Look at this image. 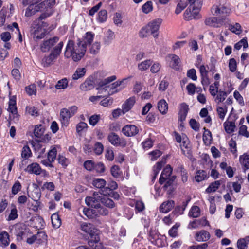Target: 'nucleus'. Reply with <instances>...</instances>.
<instances>
[{
    "mask_svg": "<svg viewBox=\"0 0 249 249\" xmlns=\"http://www.w3.org/2000/svg\"><path fill=\"white\" fill-rule=\"evenodd\" d=\"M104 150L103 145L99 142L95 143L93 150L96 155H100L102 153Z\"/></svg>",
    "mask_w": 249,
    "mask_h": 249,
    "instance_id": "nucleus-47",
    "label": "nucleus"
},
{
    "mask_svg": "<svg viewBox=\"0 0 249 249\" xmlns=\"http://www.w3.org/2000/svg\"><path fill=\"white\" fill-rule=\"evenodd\" d=\"M87 70L85 68H78L75 72L72 75V79L74 80H78L83 77L86 73Z\"/></svg>",
    "mask_w": 249,
    "mask_h": 249,
    "instance_id": "nucleus-29",
    "label": "nucleus"
},
{
    "mask_svg": "<svg viewBox=\"0 0 249 249\" xmlns=\"http://www.w3.org/2000/svg\"><path fill=\"white\" fill-rule=\"evenodd\" d=\"M138 131L136 125H125L122 130L123 134L128 137L135 135Z\"/></svg>",
    "mask_w": 249,
    "mask_h": 249,
    "instance_id": "nucleus-15",
    "label": "nucleus"
},
{
    "mask_svg": "<svg viewBox=\"0 0 249 249\" xmlns=\"http://www.w3.org/2000/svg\"><path fill=\"white\" fill-rule=\"evenodd\" d=\"M8 111L12 113V116L10 115V119L11 121L9 122V123H12L11 122L12 117H13V119H15V115H17V108L16 107V98L14 97H12L10 99L9 102V107L8 108Z\"/></svg>",
    "mask_w": 249,
    "mask_h": 249,
    "instance_id": "nucleus-17",
    "label": "nucleus"
},
{
    "mask_svg": "<svg viewBox=\"0 0 249 249\" xmlns=\"http://www.w3.org/2000/svg\"><path fill=\"white\" fill-rule=\"evenodd\" d=\"M116 79V76L115 75H112L111 76L107 77L98 83V85L100 87H103L104 86H106L107 84L110 83L111 82L114 81Z\"/></svg>",
    "mask_w": 249,
    "mask_h": 249,
    "instance_id": "nucleus-42",
    "label": "nucleus"
},
{
    "mask_svg": "<svg viewBox=\"0 0 249 249\" xmlns=\"http://www.w3.org/2000/svg\"><path fill=\"white\" fill-rule=\"evenodd\" d=\"M107 18V12L106 10H102L98 13V20L100 22H103Z\"/></svg>",
    "mask_w": 249,
    "mask_h": 249,
    "instance_id": "nucleus-56",
    "label": "nucleus"
},
{
    "mask_svg": "<svg viewBox=\"0 0 249 249\" xmlns=\"http://www.w3.org/2000/svg\"><path fill=\"white\" fill-rule=\"evenodd\" d=\"M229 70L231 72H234L237 68L236 61L234 58H231L229 63Z\"/></svg>",
    "mask_w": 249,
    "mask_h": 249,
    "instance_id": "nucleus-59",
    "label": "nucleus"
},
{
    "mask_svg": "<svg viewBox=\"0 0 249 249\" xmlns=\"http://www.w3.org/2000/svg\"><path fill=\"white\" fill-rule=\"evenodd\" d=\"M63 46V42L62 41L59 42L58 44L53 49L50 54L47 57L43 58V62L44 66L48 67L53 63V61L56 59L60 54Z\"/></svg>",
    "mask_w": 249,
    "mask_h": 249,
    "instance_id": "nucleus-4",
    "label": "nucleus"
},
{
    "mask_svg": "<svg viewBox=\"0 0 249 249\" xmlns=\"http://www.w3.org/2000/svg\"><path fill=\"white\" fill-rule=\"evenodd\" d=\"M45 132V128L43 125H36L34 129V135L37 138H41Z\"/></svg>",
    "mask_w": 249,
    "mask_h": 249,
    "instance_id": "nucleus-38",
    "label": "nucleus"
},
{
    "mask_svg": "<svg viewBox=\"0 0 249 249\" xmlns=\"http://www.w3.org/2000/svg\"><path fill=\"white\" fill-rule=\"evenodd\" d=\"M55 3V0H47L39 3L42 10H45L47 12H52V7Z\"/></svg>",
    "mask_w": 249,
    "mask_h": 249,
    "instance_id": "nucleus-25",
    "label": "nucleus"
},
{
    "mask_svg": "<svg viewBox=\"0 0 249 249\" xmlns=\"http://www.w3.org/2000/svg\"><path fill=\"white\" fill-rule=\"evenodd\" d=\"M221 184V180H216L212 182L206 189V192L211 193L215 192Z\"/></svg>",
    "mask_w": 249,
    "mask_h": 249,
    "instance_id": "nucleus-28",
    "label": "nucleus"
},
{
    "mask_svg": "<svg viewBox=\"0 0 249 249\" xmlns=\"http://www.w3.org/2000/svg\"><path fill=\"white\" fill-rule=\"evenodd\" d=\"M200 214V209L197 206H194L189 213V215L194 218L198 217Z\"/></svg>",
    "mask_w": 249,
    "mask_h": 249,
    "instance_id": "nucleus-39",
    "label": "nucleus"
},
{
    "mask_svg": "<svg viewBox=\"0 0 249 249\" xmlns=\"http://www.w3.org/2000/svg\"><path fill=\"white\" fill-rule=\"evenodd\" d=\"M211 237L210 234L205 230H201L196 234L195 239L198 242H204Z\"/></svg>",
    "mask_w": 249,
    "mask_h": 249,
    "instance_id": "nucleus-20",
    "label": "nucleus"
},
{
    "mask_svg": "<svg viewBox=\"0 0 249 249\" xmlns=\"http://www.w3.org/2000/svg\"><path fill=\"white\" fill-rule=\"evenodd\" d=\"M233 96L240 105L241 106H243L244 105L243 98L238 91L236 90L234 92Z\"/></svg>",
    "mask_w": 249,
    "mask_h": 249,
    "instance_id": "nucleus-64",
    "label": "nucleus"
},
{
    "mask_svg": "<svg viewBox=\"0 0 249 249\" xmlns=\"http://www.w3.org/2000/svg\"><path fill=\"white\" fill-rule=\"evenodd\" d=\"M57 154V150L55 148L49 150L48 153L47 158L50 160L51 162H53L56 159Z\"/></svg>",
    "mask_w": 249,
    "mask_h": 249,
    "instance_id": "nucleus-50",
    "label": "nucleus"
},
{
    "mask_svg": "<svg viewBox=\"0 0 249 249\" xmlns=\"http://www.w3.org/2000/svg\"><path fill=\"white\" fill-rule=\"evenodd\" d=\"M203 129L204 131L203 135V140L205 144L208 145L211 143L212 139L211 133L208 129H206L205 127Z\"/></svg>",
    "mask_w": 249,
    "mask_h": 249,
    "instance_id": "nucleus-33",
    "label": "nucleus"
},
{
    "mask_svg": "<svg viewBox=\"0 0 249 249\" xmlns=\"http://www.w3.org/2000/svg\"><path fill=\"white\" fill-rule=\"evenodd\" d=\"M59 40V38L54 36L49 39L44 40L40 45L41 51L43 52H48L50 49L54 46Z\"/></svg>",
    "mask_w": 249,
    "mask_h": 249,
    "instance_id": "nucleus-10",
    "label": "nucleus"
},
{
    "mask_svg": "<svg viewBox=\"0 0 249 249\" xmlns=\"http://www.w3.org/2000/svg\"><path fill=\"white\" fill-rule=\"evenodd\" d=\"M31 234L30 229L26 228L25 225L20 224L16 226L15 235L18 240H21L24 238H27Z\"/></svg>",
    "mask_w": 249,
    "mask_h": 249,
    "instance_id": "nucleus-9",
    "label": "nucleus"
},
{
    "mask_svg": "<svg viewBox=\"0 0 249 249\" xmlns=\"http://www.w3.org/2000/svg\"><path fill=\"white\" fill-rule=\"evenodd\" d=\"M28 4H29V6L26 9L25 14L26 17H31L36 14V12L39 11H42L40 4L35 5L31 3H29Z\"/></svg>",
    "mask_w": 249,
    "mask_h": 249,
    "instance_id": "nucleus-16",
    "label": "nucleus"
},
{
    "mask_svg": "<svg viewBox=\"0 0 249 249\" xmlns=\"http://www.w3.org/2000/svg\"><path fill=\"white\" fill-rule=\"evenodd\" d=\"M46 27V23H44L43 27L36 26L31 30V34L35 40L37 41L45 36L47 32L45 27Z\"/></svg>",
    "mask_w": 249,
    "mask_h": 249,
    "instance_id": "nucleus-8",
    "label": "nucleus"
},
{
    "mask_svg": "<svg viewBox=\"0 0 249 249\" xmlns=\"http://www.w3.org/2000/svg\"><path fill=\"white\" fill-rule=\"evenodd\" d=\"M187 6V3L183 2L181 1H180L177 5L176 10H175V13L177 15L181 13V12L184 10L185 7Z\"/></svg>",
    "mask_w": 249,
    "mask_h": 249,
    "instance_id": "nucleus-55",
    "label": "nucleus"
},
{
    "mask_svg": "<svg viewBox=\"0 0 249 249\" xmlns=\"http://www.w3.org/2000/svg\"><path fill=\"white\" fill-rule=\"evenodd\" d=\"M100 49V44L98 42H95L90 48V53L94 54H96L99 52Z\"/></svg>",
    "mask_w": 249,
    "mask_h": 249,
    "instance_id": "nucleus-60",
    "label": "nucleus"
},
{
    "mask_svg": "<svg viewBox=\"0 0 249 249\" xmlns=\"http://www.w3.org/2000/svg\"><path fill=\"white\" fill-rule=\"evenodd\" d=\"M187 76L188 77L192 79L194 81L197 80V76L196 75V71L194 69H191L188 71Z\"/></svg>",
    "mask_w": 249,
    "mask_h": 249,
    "instance_id": "nucleus-62",
    "label": "nucleus"
},
{
    "mask_svg": "<svg viewBox=\"0 0 249 249\" xmlns=\"http://www.w3.org/2000/svg\"><path fill=\"white\" fill-rule=\"evenodd\" d=\"M189 110L188 106L186 103H183L180 105L178 111V121L180 123V124H182L185 120Z\"/></svg>",
    "mask_w": 249,
    "mask_h": 249,
    "instance_id": "nucleus-12",
    "label": "nucleus"
},
{
    "mask_svg": "<svg viewBox=\"0 0 249 249\" xmlns=\"http://www.w3.org/2000/svg\"><path fill=\"white\" fill-rule=\"evenodd\" d=\"M83 212L84 215L89 219H92L97 215L96 210L90 208H83Z\"/></svg>",
    "mask_w": 249,
    "mask_h": 249,
    "instance_id": "nucleus-34",
    "label": "nucleus"
},
{
    "mask_svg": "<svg viewBox=\"0 0 249 249\" xmlns=\"http://www.w3.org/2000/svg\"><path fill=\"white\" fill-rule=\"evenodd\" d=\"M95 162L91 160H86L84 163V168L88 171L94 170Z\"/></svg>",
    "mask_w": 249,
    "mask_h": 249,
    "instance_id": "nucleus-54",
    "label": "nucleus"
},
{
    "mask_svg": "<svg viewBox=\"0 0 249 249\" xmlns=\"http://www.w3.org/2000/svg\"><path fill=\"white\" fill-rule=\"evenodd\" d=\"M21 184L18 181H17L15 182L12 187V193L13 194L16 195L21 190Z\"/></svg>",
    "mask_w": 249,
    "mask_h": 249,
    "instance_id": "nucleus-57",
    "label": "nucleus"
},
{
    "mask_svg": "<svg viewBox=\"0 0 249 249\" xmlns=\"http://www.w3.org/2000/svg\"><path fill=\"white\" fill-rule=\"evenodd\" d=\"M118 188L117 183L114 181H111L108 183L107 186L104 189L102 190L101 195H109V193H111V191H114Z\"/></svg>",
    "mask_w": 249,
    "mask_h": 249,
    "instance_id": "nucleus-24",
    "label": "nucleus"
},
{
    "mask_svg": "<svg viewBox=\"0 0 249 249\" xmlns=\"http://www.w3.org/2000/svg\"><path fill=\"white\" fill-rule=\"evenodd\" d=\"M18 211L16 208H13L10 212L7 219L8 220H13L18 217Z\"/></svg>",
    "mask_w": 249,
    "mask_h": 249,
    "instance_id": "nucleus-61",
    "label": "nucleus"
},
{
    "mask_svg": "<svg viewBox=\"0 0 249 249\" xmlns=\"http://www.w3.org/2000/svg\"><path fill=\"white\" fill-rule=\"evenodd\" d=\"M94 87V81L90 78H87L80 85V89L82 91H87L93 89Z\"/></svg>",
    "mask_w": 249,
    "mask_h": 249,
    "instance_id": "nucleus-23",
    "label": "nucleus"
},
{
    "mask_svg": "<svg viewBox=\"0 0 249 249\" xmlns=\"http://www.w3.org/2000/svg\"><path fill=\"white\" fill-rule=\"evenodd\" d=\"M176 178V177L175 176H173L168 178L164 182L165 183L163 186V188L167 191V193L169 194H171L174 191L173 185Z\"/></svg>",
    "mask_w": 249,
    "mask_h": 249,
    "instance_id": "nucleus-18",
    "label": "nucleus"
},
{
    "mask_svg": "<svg viewBox=\"0 0 249 249\" xmlns=\"http://www.w3.org/2000/svg\"><path fill=\"white\" fill-rule=\"evenodd\" d=\"M142 11L145 14H148L153 10V4L151 1H148L142 7Z\"/></svg>",
    "mask_w": 249,
    "mask_h": 249,
    "instance_id": "nucleus-40",
    "label": "nucleus"
},
{
    "mask_svg": "<svg viewBox=\"0 0 249 249\" xmlns=\"http://www.w3.org/2000/svg\"><path fill=\"white\" fill-rule=\"evenodd\" d=\"M25 171L29 174L38 175L41 173V169L37 163H33L28 165Z\"/></svg>",
    "mask_w": 249,
    "mask_h": 249,
    "instance_id": "nucleus-19",
    "label": "nucleus"
},
{
    "mask_svg": "<svg viewBox=\"0 0 249 249\" xmlns=\"http://www.w3.org/2000/svg\"><path fill=\"white\" fill-rule=\"evenodd\" d=\"M94 169L97 173L100 174L104 173L106 171V168L104 164L101 162H98L96 164L95 163Z\"/></svg>",
    "mask_w": 249,
    "mask_h": 249,
    "instance_id": "nucleus-51",
    "label": "nucleus"
},
{
    "mask_svg": "<svg viewBox=\"0 0 249 249\" xmlns=\"http://www.w3.org/2000/svg\"><path fill=\"white\" fill-rule=\"evenodd\" d=\"M208 110L206 108H202L200 112V116L202 118H204V121L205 123H210L211 121L210 116H208Z\"/></svg>",
    "mask_w": 249,
    "mask_h": 249,
    "instance_id": "nucleus-41",
    "label": "nucleus"
},
{
    "mask_svg": "<svg viewBox=\"0 0 249 249\" xmlns=\"http://www.w3.org/2000/svg\"><path fill=\"white\" fill-rule=\"evenodd\" d=\"M213 15H220L223 17L228 16L231 12V10L227 7L219 5H214L211 8Z\"/></svg>",
    "mask_w": 249,
    "mask_h": 249,
    "instance_id": "nucleus-11",
    "label": "nucleus"
},
{
    "mask_svg": "<svg viewBox=\"0 0 249 249\" xmlns=\"http://www.w3.org/2000/svg\"><path fill=\"white\" fill-rule=\"evenodd\" d=\"M81 229L90 236V239L88 241L89 246L93 247L94 244L100 241L99 231L93 225L86 222L83 223L81 225Z\"/></svg>",
    "mask_w": 249,
    "mask_h": 249,
    "instance_id": "nucleus-3",
    "label": "nucleus"
},
{
    "mask_svg": "<svg viewBox=\"0 0 249 249\" xmlns=\"http://www.w3.org/2000/svg\"><path fill=\"white\" fill-rule=\"evenodd\" d=\"M32 154L30 148L28 145L23 146L21 151V157L25 159L29 158Z\"/></svg>",
    "mask_w": 249,
    "mask_h": 249,
    "instance_id": "nucleus-45",
    "label": "nucleus"
},
{
    "mask_svg": "<svg viewBox=\"0 0 249 249\" xmlns=\"http://www.w3.org/2000/svg\"><path fill=\"white\" fill-rule=\"evenodd\" d=\"M94 35L87 32L83 41H79L75 45L72 40H69L64 53L65 57H71L74 61H78L83 57L86 51L87 45L93 41Z\"/></svg>",
    "mask_w": 249,
    "mask_h": 249,
    "instance_id": "nucleus-1",
    "label": "nucleus"
},
{
    "mask_svg": "<svg viewBox=\"0 0 249 249\" xmlns=\"http://www.w3.org/2000/svg\"><path fill=\"white\" fill-rule=\"evenodd\" d=\"M34 201L39 200L41 197V193L40 191L37 189H34L30 195H28Z\"/></svg>",
    "mask_w": 249,
    "mask_h": 249,
    "instance_id": "nucleus-46",
    "label": "nucleus"
},
{
    "mask_svg": "<svg viewBox=\"0 0 249 249\" xmlns=\"http://www.w3.org/2000/svg\"><path fill=\"white\" fill-rule=\"evenodd\" d=\"M238 249H247V243H245L244 239H238L237 242Z\"/></svg>",
    "mask_w": 249,
    "mask_h": 249,
    "instance_id": "nucleus-63",
    "label": "nucleus"
},
{
    "mask_svg": "<svg viewBox=\"0 0 249 249\" xmlns=\"http://www.w3.org/2000/svg\"><path fill=\"white\" fill-rule=\"evenodd\" d=\"M207 177V173L206 171L198 170L196 172L195 179L196 182H199L205 180Z\"/></svg>",
    "mask_w": 249,
    "mask_h": 249,
    "instance_id": "nucleus-31",
    "label": "nucleus"
},
{
    "mask_svg": "<svg viewBox=\"0 0 249 249\" xmlns=\"http://www.w3.org/2000/svg\"><path fill=\"white\" fill-rule=\"evenodd\" d=\"M92 184L94 187L100 189L99 193L101 194L102 190L106 187V181L102 178H96L93 180Z\"/></svg>",
    "mask_w": 249,
    "mask_h": 249,
    "instance_id": "nucleus-26",
    "label": "nucleus"
},
{
    "mask_svg": "<svg viewBox=\"0 0 249 249\" xmlns=\"http://www.w3.org/2000/svg\"><path fill=\"white\" fill-rule=\"evenodd\" d=\"M240 161L245 168H249V156L244 155L240 157Z\"/></svg>",
    "mask_w": 249,
    "mask_h": 249,
    "instance_id": "nucleus-49",
    "label": "nucleus"
},
{
    "mask_svg": "<svg viewBox=\"0 0 249 249\" xmlns=\"http://www.w3.org/2000/svg\"><path fill=\"white\" fill-rule=\"evenodd\" d=\"M107 139L111 144L115 146L124 147L127 144L125 139L120 138L118 135L114 132H111L108 134Z\"/></svg>",
    "mask_w": 249,
    "mask_h": 249,
    "instance_id": "nucleus-7",
    "label": "nucleus"
},
{
    "mask_svg": "<svg viewBox=\"0 0 249 249\" xmlns=\"http://www.w3.org/2000/svg\"><path fill=\"white\" fill-rule=\"evenodd\" d=\"M0 241L5 246L9 244V235L6 231H2L0 234Z\"/></svg>",
    "mask_w": 249,
    "mask_h": 249,
    "instance_id": "nucleus-37",
    "label": "nucleus"
},
{
    "mask_svg": "<svg viewBox=\"0 0 249 249\" xmlns=\"http://www.w3.org/2000/svg\"><path fill=\"white\" fill-rule=\"evenodd\" d=\"M223 21L222 18L218 19L216 17H212L206 18L204 22L207 26L218 28L222 25Z\"/></svg>",
    "mask_w": 249,
    "mask_h": 249,
    "instance_id": "nucleus-13",
    "label": "nucleus"
},
{
    "mask_svg": "<svg viewBox=\"0 0 249 249\" xmlns=\"http://www.w3.org/2000/svg\"><path fill=\"white\" fill-rule=\"evenodd\" d=\"M136 102V97L132 96L127 99L122 105L124 112H128L133 107Z\"/></svg>",
    "mask_w": 249,
    "mask_h": 249,
    "instance_id": "nucleus-21",
    "label": "nucleus"
},
{
    "mask_svg": "<svg viewBox=\"0 0 249 249\" xmlns=\"http://www.w3.org/2000/svg\"><path fill=\"white\" fill-rule=\"evenodd\" d=\"M77 107L75 106H71L68 108H63L60 110V120L62 124L69 123V120L77 112Z\"/></svg>",
    "mask_w": 249,
    "mask_h": 249,
    "instance_id": "nucleus-5",
    "label": "nucleus"
},
{
    "mask_svg": "<svg viewBox=\"0 0 249 249\" xmlns=\"http://www.w3.org/2000/svg\"><path fill=\"white\" fill-rule=\"evenodd\" d=\"M26 112L32 116H37L39 115L37 108L33 106H27L26 107Z\"/></svg>",
    "mask_w": 249,
    "mask_h": 249,
    "instance_id": "nucleus-48",
    "label": "nucleus"
},
{
    "mask_svg": "<svg viewBox=\"0 0 249 249\" xmlns=\"http://www.w3.org/2000/svg\"><path fill=\"white\" fill-rule=\"evenodd\" d=\"M25 90L27 94L30 96L32 95H36V88L35 84H31L26 87Z\"/></svg>",
    "mask_w": 249,
    "mask_h": 249,
    "instance_id": "nucleus-52",
    "label": "nucleus"
},
{
    "mask_svg": "<svg viewBox=\"0 0 249 249\" xmlns=\"http://www.w3.org/2000/svg\"><path fill=\"white\" fill-rule=\"evenodd\" d=\"M52 225L55 228H59L61 224V221L57 213H53L51 216Z\"/></svg>",
    "mask_w": 249,
    "mask_h": 249,
    "instance_id": "nucleus-35",
    "label": "nucleus"
},
{
    "mask_svg": "<svg viewBox=\"0 0 249 249\" xmlns=\"http://www.w3.org/2000/svg\"><path fill=\"white\" fill-rule=\"evenodd\" d=\"M218 95L216 98V100L218 101V102H222L224 101L227 96V93L223 90L220 89L218 90Z\"/></svg>",
    "mask_w": 249,
    "mask_h": 249,
    "instance_id": "nucleus-58",
    "label": "nucleus"
},
{
    "mask_svg": "<svg viewBox=\"0 0 249 249\" xmlns=\"http://www.w3.org/2000/svg\"><path fill=\"white\" fill-rule=\"evenodd\" d=\"M68 86V81L66 78L62 79L58 81L55 86L57 89H66Z\"/></svg>",
    "mask_w": 249,
    "mask_h": 249,
    "instance_id": "nucleus-43",
    "label": "nucleus"
},
{
    "mask_svg": "<svg viewBox=\"0 0 249 249\" xmlns=\"http://www.w3.org/2000/svg\"><path fill=\"white\" fill-rule=\"evenodd\" d=\"M102 201V196H99L98 193L94 192L92 196H87L85 198L86 204L89 207L95 209L100 208Z\"/></svg>",
    "mask_w": 249,
    "mask_h": 249,
    "instance_id": "nucleus-6",
    "label": "nucleus"
},
{
    "mask_svg": "<svg viewBox=\"0 0 249 249\" xmlns=\"http://www.w3.org/2000/svg\"><path fill=\"white\" fill-rule=\"evenodd\" d=\"M108 196H102L101 203L108 208H113L115 206L114 201L110 198H108Z\"/></svg>",
    "mask_w": 249,
    "mask_h": 249,
    "instance_id": "nucleus-30",
    "label": "nucleus"
},
{
    "mask_svg": "<svg viewBox=\"0 0 249 249\" xmlns=\"http://www.w3.org/2000/svg\"><path fill=\"white\" fill-rule=\"evenodd\" d=\"M175 205L173 200H170L163 202L160 207V211L163 213H167L172 210Z\"/></svg>",
    "mask_w": 249,
    "mask_h": 249,
    "instance_id": "nucleus-22",
    "label": "nucleus"
},
{
    "mask_svg": "<svg viewBox=\"0 0 249 249\" xmlns=\"http://www.w3.org/2000/svg\"><path fill=\"white\" fill-rule=\"evenodd\" d=\"M242 46H243L244 48H247L248 47V42L246 37L243 38L238 42L236 43L234 45V48L239 50L241 48Z\"/></svg>",
    "mask_w": 249,
    "mask_h": 249,
    "instance_id": "nucleus-44",
    "label": "nucleus"
},
{
    "mask_svg": "<svg viewBox=\"0 0 249 249\" xmlns=\"http://www.w3.org/2000/svg\"><path fill=\"white\" fill-rule=\"evenodd\" d=\"M168 57L171 59L170 64L172 68L175 70L178 69L179 64L180 62L179 57L173 54L168 55Z\"/></svg>",
    "mask_w": 249,
    "mask_h": 249,
    "instance_id": "nucleus-27",
    "label": "nucleus"
},
{
    "mask_svg": "<svg viewBox=\"0 0 249 249\" xmlns=\"http://www.w3.org/2000/svg\"><path fill=\"white\" fill-rule=\"evenodd\" d=\"M162 21V20L161 19L157 18L149 23L145 27H142L139 33L140 37L144 38L147 37L150 35H153V37L157 38L158 36V34L156 33L158 31Z\"/></svg>",
    "mask_w": 249,
    "mask_h": 249,
    "instance_id": "nucleus-2",
    "label": "nucleus"
},
{
    "mask_svg": "<svg viewBox=\"0 0 249 249\" xmlns=\"http://www.w3.org/2000/svg\"><path fill=\"white\" fill-rule=\"evenodd\" d=\"M158 108L161 113L166 114L168 110V104L165 100H161L158 103Z\"/></svg>",
    "mask_w": 249,
    "mask_h": 249,
    "instance_id": "nucleus-32",
    "label": "nucleus"
},
{
    "mask_svg": "<svg viewBox=\"0 0 249 249\" xmlns=\"http://www.w3.org/2000/svg\"><path fill=\"white\" fill-rule=\"evenodd\" d=\"M230 29L232 32L237 35L240 34L242 32L241 26L238 23H236L233 25H231L230 27Z\"/></svg>",
    "mask_w": 249,
    "mask_h": 249,
    "instance_id": "nucleus-53",
    "label": "nucleus"
},
{
    "mask_svg": "<svg viewBox=\"0 0 249 249\" xmlns=\"http://www.w3.org/2000/svg\"><path fill=\"white\" fill-rule=\"evenodd\" d=\"M152 63V61L150 59L144 60L138 64V68L141 71H146L149 68Z\"/></svg>",
    "mask_w": 249,
    "mask_h": 249,
    "instance_id": "nucleus-36",
    "label": "nucleus"
},
{
    "mask_svg": "<svg viewBox=\"0 0 249 249\" xmlns=\"http://www.w3.org/2000/svg\"><path fill=\"white\" fill-rule=\"evenodd\" d=\"M172 172V168L170 165H168L164 168L159 178V183L163 184L169 177H170Z\"/></svg>",
    "mask_w": 249,
    "mask_h": 249,
    "instance_id": "nucleus-14",
    "label": "nucleus"
}]
</instances>
